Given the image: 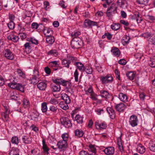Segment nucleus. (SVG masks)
Instances as JSON below:
<instances>
[{"instance_id": "obj_61", "label": "nucleus", "mask_w": 155, "mask_h": 155, "mask_svg": "<svg viewBox=\"0 0 155 155\" xmlns=\"http://www.w3.org/2000/svg\"><path fill=\"white\" fill-rule=\"evenodd\" d=\"M88 92L90 94L91 97H95L94 95V93L91 87H90L88 88Z\"/></svg>"}, {"instance_id": "obj_53", "label": "nucleus", "mask_w": 155, "mask_h": 155, "mask_svg": "<svg viewBox=\"0 0 155 155\" xmlns=\"http://www.w3.org/2000/svg\"><path fill=\"white\" fill-rule=\"evenodd\" d=\"M24 106L25 108L28 107L29 105V101L26 99H24L23 101Z\"/></svg>"}, {"instance_id": "obj_25", "label": "nucleus", "mask_w": 155, "mask_h": 155, "mask_svg": "<svg viewBox=\"0 0 155 155\" xmlns=\"http://www.w3.org/2000/svg\"><path fill=\"white\" fill-rule=\"evenodd\" d=\"M117 3L119 6L123 8H124L126 7L125 6L126 2L125 0H117Z\"/></svg>"}, {"instance_id": "obj_36", "label": "nucleus", "mask_w": 155, "mask_h": 155, "mask_svg": "<svg viewBox=\"0 0 155 155\" xmlns=\"http://www.w3.org/2000/svg\"><path fill=\"white\" fill-rule=\"evenodd\" d=\"M120 24L118 23L114 24L111 26V28L114 30H117L120 28Z\"/></svg>"}, {"instance_id": "obj_58", "label": "nucleus", "mask_w": 155, "mask_h": 155, "mask_svg": "<svg viewBox=\"0 0 155 155\" xmlns=\"http://www.w3.org/2000/svg\"><path fill=\"white\" fill-rule=\"evenodd\" d=\"M146 18L150 21H153L155 20V17L153 16L147 15L146 16Z\"/></svg>"}, {"instance_id": "obj_55", "label": "nucleus", "mask_w": 155, "mask_h": 155, "mask_svg": "<svg viewBox=\"0 0 155 155\" xmlns=\"http://www.w3.org/2000/svg\"><path fill=\"white\" fill-rule=\"evenodd\" d=\"M50 103L56 105L58 103L59 101L58 100L55 98H51L49 101Z\"/></svg>"}, {"instance_id": "obj_49", "label": "nucleus", "mask_w": 155, "mask_h": 155, "mask_svg": "<svg viewBox=\"0 0 155 155\" xmlns=\"http://www.w3.org/2000/svg\"><path fill=\"white\" fill-rule=\"evenodd\" d=\"M32 76L34 77L38 76L39 77V72L37 67H35L34 68L33 70V75Z\"/></svg>"}, {"instance_id": "obj_63", "label": "nucleus", "mask_w": 155, "mask_h": 155, "mask_svg": "<svg viewBox=\"0 0 155 155\" xmlns=\"http://www.w3.org/2000/svg\"><path fill=\"white\" fill-rule=\"evenodd\" d=\"M44 70L45 73L48 74H50L51 72V70L48 67H46L45 68Z\"/></svg>"}, {"instance_id": "obj_11", "label": "nucleus", "mask_w": 155, "mask_h": 155, "mask_svg": "<svg viewBox=\"0 0 155 155\" xmlns=\"http://www.w3.org/2000/svg\"><path fill=\"white\" fill-rule=\"evenodd\" d=\"M103 151L107 155H112L114 153V147H110L106 148Z\"/></svg>"}, {"instance_id": "obj_40", "label": "nucleus", "mask_w": 155, "mask_h": 155, "mask_svg": "<svg viewBox=\"0 0 155 155\" xmlns=\"http://www.w3.org/2000/svg\"><path fill=\"white\" fill-rule=\"evenodd\" d=\"M48 55H52L54 56H57L58 54V53L55 50H51L48 52Z\"/></svg>"}, {"instance_id": "obj_2", "label": "nucleus", "mask_w": 155, "mask_h": 155, "mask_svg": "<svg viewBox=\"0 0 155 155\" xmlns=\"http://www.w3.org/2000/svg\"><path fill=\"white\" fill-rule=\"evenodd\" d=\"M71 45L73 49H78L82 46L83 42L80 38H74L72 39Z\"/></svg>"}, {"instance_id": "obj_43", "label": "nucleus", "mask_w": 155, "mask_h": 155, "mask_svg": "<svg viewBox=\"0 0 155 155\" xmlns=\"http://www.w3.org/2000/svg\"><path fill=\"white\" fill-rule=\"evenodd\" d=\"M81 34V32L79 31H74L71 34V36L73 38H79L78 36Z\"/></svg>"}, {"instance_id": "obj_32", "label": "nucleus", "mask_w": 155, "mask_h": 155, "mask_svg": "<svg viewBox=\"0 0 155 155\" xmlns=\"http://www.w3.org/2000/svg\"><path fill=\"white\" fill-rule=\"evenodd\" d=\"M52 81L55 84V85H60V84H62V82L63 79L61 78L60 79L56 78L55 79H52Z\"/></svg>"}, {"instance_id": "obj_5", "label": "nucleus", "mask_w": 155, "mask_h": 155, "mask_svg": "<svg viewBox=\"0 0 155 155\" xmlns=\"http://www.w3.org/2000/svg\"><path fill=\"white\" fill-rule=\"evenodd\" d=\"M129 122V124L133 127L137 126L138 122L137 117L134 115L131 116L130 117Z\"/></svg>"}, {"instance_id": "obj_33", "label": "nucleus", "mask_w": 155, "mask_h": 155, "mask_svg": "<svg viewBox=\"0 0 155 155\" xmlns=\"http://www.w3.org/2000/svg\"><path fill=\"white\" fill-rule=\"evenodd\" d=\"M75 119L78 124H82L83 123V117L79 114L76 115Z\"/></svg>"}, {"instance_id": "obj_31", "label": "nucleus", "mask_w": 155, "mask_h": 155, "mask_svg": "<svg viewBox=\"0 0 155 155\" xmlns=\"http://www.w3.org/2000/svg\"><path fill=\"white\" fill-rule=\"evenodd\" d=\"M126 76L130 80H133L135 76V74L132 72H130L126 74Z\"/></svg>"}, {"instance_id": "obj_21", "label": "nucleus", "mask_w": 155, "mask_h": 155, "mask_svg": "<svg viewBox=\"0 0 155 155\" xmlns=\"http://www.w3.org/2000/svg\"><path fill=\"white\" fill-rule=\"evenodd\" d=\"M62 64L64 65V67L69 68V65L71 63V62L68 58H65L62 60Z\"/></svg>"}, {"instance_id": "obj_64", "label": "nucleus", "mask_w": 155, "mask_h": 155, "mask_svg": "<svg viewBox=\"0 0 155 155\" xmlns=\"http://www.w3.org/2000/svg\"><path fill=\"white\" fill-rule=\"evenodd\" d=\"M79 155H90L88 153L84 150L81 151L79 152Z\"/></svg>"}, {"instance_id": "obj_23", "label": "nucleus", "mask_w": 155, "mask_h": 155, "mask_svg": "<svg viewBox=\"0 0 155 155\" xmlns=\"http://www.w3.org/2000/svg\"><path fill=\"white\" fill-rule=\"evenodd\" d=\"M46 86V84L44 82H41L37 85L38 88L41 90H45Z\"/></svg>"}, {"instance_id": "obj_3", "label": "nucleus", "mask_w": 155, "mask_h": 155, "mask_svg": "<svg viewBox=\"0 0 155 155\" xmlns=\"http://www.w3.org/2000/svg\"><path fill=\"white\" fill-rule=\"evenodd\" d=\"M8 86L12 89H16L22 92L24 91V86L21 84L15 82H11L8 83Z\"/></svg>"}, {"instance_id": "obj_57", "label": "nucleus", "mask_w": 155, "mask_h": 155, "mask_svg": "<svg viewBox=\"0 0 155 155\" xmlns=\"http://www.w3.org/2000/svg\"><path fill=\"white\" fill-rule=\"evenodd\" d=\"M62 99L64 101V102L65 103L67 104H70L71 101V99L70 97H61Z\"/></svg>"}, {"instance_id": "obj_62", "label": "nucleus", "mask_w": 155, "mask_h": 155, "mask_svg": "<svg viewBox=\"0 0 155 155\" xmlns=\"http://www.w3.org/2000/svg\"><path fill=\"white\" fill-rule=\"evenodd\" d=\"M49 65L52 67H55L58 65V62L56 61H52L49 63Z\"/></svg>"}, {"instance_id": "obj_35", "label": "nucleus", "mask_w": 155, "mask_h": 155, "mask_svg": "<svg viewBox=\"0 0 155 155\" xmlns=\"http://www.w3.org/2000/svg\"><path fill=\"white\" fill-rule=\"evenodd\" d=\"M135 17H136V20L138 23H140L142 21V19L141 18V16L139 13L137 12L135 14Z\"/></svg>"}, {"instance_id": "obj_52", "label": "nucleus", "mask_w": 155, "mask_h": 155, "mask_svg": "<svg viewBox=\"0 0 155 155\" xmlns=\"http://www.w3.org/2000/svg\"><path fill=\"white\" fill-rule=\"evenodd\" d=\"M29 41L32 44H34L36 45H37L38 44V41L33 38H30Z\"/></svg>"}, {"instance_id": "obj_14", "label": "nucleus", "mask_w": 155, "mask_h": 155, "mask_svg": "<svg viewBox=\"0 0 155 155\" xmlns=\"http://www.w3.org/2000/svg\"><path fill=\"white\" fill-rule=\"evenodd\" d=\"M95 124L96 128L97 129H105L107 127V125L104 122L99 123L98 122H96Z\"/></svg>"}, {"instance_id": "obj_18", "label": "nucleus", "mask_w": 155, "mask_h": 155, "mask_svg": "<svg viewBox=\"0 0 155 155\" xmlns=\"http://www.w3.org/2000/svg\"><path fill=\"white\" fill-rule=\"evenodd\" d=\"M46 41L50 44H52L54 41V37L52 35H46Z\"/></svg>"}, {"instance_id": "obj_50", "label": "nucleus", "mask_w": 155, "mask_h": 155, "mask_svg": "<svg viewBox=\"0 0 155 155\" xmlns=\"http://www.w3.org/2000/svg\"><path fill=\"white\" fill-rule=\"evenodd\" d=\"M67 58L69 59L70 61H71L72 63H73L77 61V58L76 57L69 56H67Z\"/></svg>"}, {"instance_id": "obj_38", "label": "nucleus", "mask_w": 155, "mask_h": 155, "mask_svg": "<svg viewBox=\"0 0 155 155\" xmlns=\"http://www.w3.org/2000/svg\"><path fill=\"white\" fill-rule=\"evenodd\" d=\"M100 92L101 97H107L108 96H110L109 92L106 91L102 90L100 91Z\"/></svg>"}, {"instance_id": "obj_27", "label": "nucleus", "mask_w": 155, "mask_h": 155, "mask_svg": "<svg viewBox=\"0 0 155 155\" xmlns=\"http://www.w3.org/2000/svg\"><path fill=\"white\" fill-rule=\"evenodd\" d=\"M39 115V114L37 112H33L31 114L30 116L32 120L35 121H37Z\"/></svg>"}, {"instance_id": "obj_47", "label": "nucleus", "mask_w": 155, "mask_h": 155, "mask_svg": "<svg viewBox=\"0 0 155 155\" xmlns=\"http://www.w3.org/2000/svg\"><path fill=\"white\" fill-rule=\"evenodd\" d=\"M12 142L13 143L18 144V138L16 136L12 137Z\"/></svg>"}, {"instance_id": "obj_19", "label": "nucleus", "mask_w": 155, "mask_h": 155, "mask_svg": "<svg viewBox=\"0 0 155 155\" xmlns=\"http://www.w3.org/2000/svg\"><path fill=\"white\" fill-rule=\"evenodd\" d=\"M42 149L43 150V151L45 154H49L48 151L49 149L48 147L47 144H46L45 140H42Z\"/></svg>"}, {"instance_id": "obj_51", "label": "nucleus", "mask_w": 155, "mask_h": 155, "mask_svg": "<svg viewBox=\"0 0 155 155\" xmlns=\"http://www.w3.org/2000/svg\"><path fill=\"white\" fill-rule=\"evenodd\" d=\"M87 74H91L92 72V70L91 67H85V69L84 70Z\"/></svg>"}, {"instance_id": "obj_54", "label": "nucleus", "mask_w": 155, "mask_h": 155, "mask_svg": "<svg viewBox=\"0 0 155 155\" xmlns=\"http://www.w3.org/2000/svg\"><path fill=\"white\" fill-rule=\"evenodd\" d=\"M17 72L19 75L23 78H25V77L24 73L20 69H18Z\"/></svg>"}, {"instance_id": "obj_17", "label": "nucleus", "mask_w": 155, "mask_h": 155, "mask_svg": "<svg viewBox=\"0 0 155 155\" xmlns=\"http://www.w3.org/2000/svg\"><path fill=\"white\" fill-rule=\"evenodd\" d=\"M137 151L140 153L143 154L145 151V149L144 147L141 144H139L137 148Z\"/></svg>"}, {"instance_id": "obj_59", "label": "nucleus", "mask_w": 155, "mask_h": 155, "mask_svg": "<svg viewBox=\"0 0 155 155\" xmlns=\"http://www.w3.org/2000/svg\"><path fill=\"white\" fill-rule=\"evenodd\" d=\"M63 141H67L68 137V134L65 133L63 134L61 136Z\"/></svg>"}, {"instance_id": "obj_20", "label": "nucleus", "mask_w": 155, "mask_h": 155, "mask_svg": "<svg viewBox=\"0 0 155 155\" xmlns=\"http://www.w3.org/2000/svg\"><path fill=\"white\" fill-rule=\"evenodd\" d=\"M30 81H31V83L34 84H37L40 80V78L38 76L34 77L32 76V77L30 78Z\"/></svg>"}, {"instance_id": "obj_34", "label": "nucleus", "mask_w": 155, "mask_h": 155, "mask_svg": "<svg viewBox=\"0 0 155 155\" xmlns=\"http://www.w3.org/2000/svg\"><path fill=\"white\" fill-rule=\"evenodd\" d=\"M60 107L64 110H66L69 108L68 104H65L64 101H61L59 104Z\"/></svg>"}, {"instance_id": "obj_56", "label": "nucleus", "mask_w": 155, "mask_h": 155, "mask_svg": "<svg viewBox=\"0 0 155 155\" xmlns=\"http://www.w3.org/2000/svg\"><path fill=\"white\" fill-rule=\"evenodd\" d=\"M152 34L149 32H146L143 33L142 35L145 38H150V37L152 35Z\"/></svg>"}, {"instance_id": "obj_41", "label": "nucleus", "mask_w": 155, "mask_h": 155, "mask_svg": "<svg viewBox=\"0 0 155 155\" xmlns=\"http://www.w3.org/2000/svg\"><path fill=\"white\" fill-rule=\"evenodd\" d=\"M41 26V27H42L43 25L42 24L38 25L37 23L33 22L31 24V27L33 29H37L39 26L40 27Z\"/></svg>"}, {"instance_id": "obj_60", "label": "nucleus", "mask_w": 155, "mask_h": 155, "mask_svg": "<svg viewBox=\"0 0 155 155\" xmlns=\"http://www.w3.org/2000/svg\"><path fill=\"white\" fill-rule=\"evenodd\" d=\"M78 69H77L75 70L74 73V76L75 78V81L76 82L78 81Z\"/></svg>"}, {"instance_id": "obj_26", "label": "nucleus", "mask_w": 155, "mask_h": 155, "mask_svg": "<svg viewBox=\"0 0 155 155\" xmlns=\"http://www.w3.org/2000/svg\"><path fill=\"white\" fill-rule=\"evenodd\" d=\"M51 88L54 92L59 91L60 90L61 87L60 85H57L54 84H51Z\"/></svg>"}, {"instance_id": "obj_30", "label": "nucleus", "mask_w": 155, "mask_h": 155, "mask_svg": "<svg viewBox=\"0 0 155 155\" xmlns=\"http://www.w3.org/2000/svg\"><path fill=\"white\" fill-rule=\"evenodd\" d=\"M22 140L23 143L26 144L30 143L31 142V138L27 136H24L22 138Z\"/></svg>"}, {"instance_id": "obj_1", "label": "nucleus", "mask_w": 155, "mask_h": 155, "mask_svg": "<svg viewBox=\"0 0 155 155\" xmlns=\"http://www.w3.org/2000/svg\"><path fill=\"white\" fill-rule=\"evenodd\" d=\"M117 5L114 3L109 5L106 12V16L109 19H111L113 16V14L117 13Z\"/></svg>"}, {"instance_id": "obj_12", "label": "nucleus", "mask_w": 155, "mask_h": 155, "mask_svg": "<svg viewBox=\"0 0 155 155\" xmlns=\"http://www.w3.org/2000/svg\"><path fill=\"white\" fill-rule=\"evenodd\" d=\"M74 64L77 67L78 69L81 71L83 72L84 71L85 67L81 62H76L74 63Z\"/></svg>"}, {"instance_id": "obj_6", "label": "nucleus", "mask_w": 155, "mask_h": 155, "mask_svg": "<svg viewBox=\"0 0 155 155\" xmlns=\"http://www.w3.org/2000/svg\"><path fill=\"white\" fill-rule=\"evenodd\" d=\"M60 120L61 124L66 127L68 128L71 127L72 124L68 118L63 117L61 118Z\"/></svg>"}, {"instance_id": "obj_42", "label": "nucleus", "mask_w": 155, "mask_h": 155, "mask_svg": "<svg viewBox=\"0 0 155 155\" xmlns=\"http://www.w3.org/2000/svg\"><path fill=\"white\" fill-rule=\"evenodd\" d=\"M148 63L151 67L152 68L155 67V58H150Z\"/></svg>"}, {"instance_id": "obj_29", "label": "nucleus", "mask_w": 155, "mask_h": 155, "mask_svg": "<svg viewBox=\"0 0 155 155\" xmlns=\"http://www.w3.org/2000/svg\"><path fill=\"white\" fill-rule=\"evenodd\" d=\"M18 150L16 148H13L9 153V155H19Z\"/></svg>"}, {"instance_id": "obj_24", "label": "nucleus", "mask_w": 155, "mask_h": 155, "mask_svg": "<svg viewBox=\"0 0 155 155\" xmlns=\"http://www.w3.org/2000/svg\"><path fill=\"white\" fill-rule=\"evenodd\" d=\"M7 38L8 40H11L12 41L15 42H17L19 39L18 36L13 35L8 36L7 37Z\"/></svg>"}, {"instance_id": "obj_16", "label": "nucleus", "mask_w": 155, "mask_h": 155, "mask_svg": "<svg viewBox=\"0 0 155 155\" xmlns=\"http://www.w3.org/2000/svg\"><path fill=\"white\" fill-rule=\"evenodd\" d=\"M43 32L44 34L46 36V35H51L53 33V31L50 28H48L46 29V28L43 25Z\"/></svg>"}, {"instance_id": "obj_10", "label": "nucleus", "mask_w": 155, "mask_h": 155, "mask_svg": "<svg viewBox=\"0 0 155 155\" xmlns=\"http://www.w3.org/2000/svg\"><path fill=\"white\" fill-rule=\"evenodd\" d=\"M126 107V106L122 103H120L115 106V109L119 112H123Z\"/></svg>"}, {"instance_id": "obj_46", "label": "nucleus", "mask_w": 155, "mask_h": 155, "mask_svg": "<svg viewBox=\"0 0 155 155\" xmlns=\"http://www.w3.org/2000/svg\"><path fill=\"white\" fill-rule=\"evenodd\" d=\"M125 38V39H124L122 41V43L124 45L128 44L130 40V38L128 37H127L126 36Z\"/></svg>"}, {"instance_id": "obj_37", "label": "nucleus", "mask_w": 155, "mask_h": 155, "mask_svg": "<svg viewBox=\"0 0 155 155\" xmlns=\"http://www.w3.org/2000/svg\"><path fill=\"white\" fill-rule=\"evenodd\" d=\"M48 109L47 104L46 102H44L41 104V110L43 112H46Z\"/></svg>"}, {"instance_id": "obj_48", "label": "nucleus", "mask_w": 155, "mask_h": 155, "mask_svg": "<svg viewBox=\"0 0 155 155\" xmlns=\"http://www.w3.org/2000/svg\"><path fill=\"white\" fill-rule=\"evenodd\" d=\"M137 2L140 4L146 5L148 3L149 0H137Z\"/></svg>"}, {"instance_id": "obj_13", "label": "nucleus", "mask_w": 155, "mask_h": 155, "mask_svg": "<svg viewBox=\"0 0 155 155\" xmlns=\"http://www.w3.org/2000/svg\"><path fill=\"white\" fill-rule=\"evenodd\" d=\"M111 52L115 56L118 57L120 55V51L118 48L116 47H112L111 50Z\"/></svg>"}, {"instance_id": "obj_28", "label": "nucleus", "mask_w": 155, "mask_h": 155, "mask_svg": "<svg viewBox=\"0 0 155 155\" xmlns=\"http://www.w3.org/2000/svg\"><path fill=\"white\" fill-rule=\"evenodd\" d=\"M62 85L66 87V88L69 89L71 88V83L67 81H65L63 79L62 80Z\"/></svg>"}, {"instance_id": "obj_45", "label": "nucleus", "mask_w": 155, "mask_h": 155, "mask_svg": "<svg viewBox=\"0 0 155 155\" xmlns=\"http://www.w3.org/2000/svg\"><path fill=\"white\" fill-rule=\"evenodd\" d=\"M149 41L151 42L152 44L155 45V35L152 34L149 38Z\"/></svg>"}, {"instance_id": "obj_8", "label": "nucleus", "mask_w": 155, "mask_h": 155, "mask_svg": "<svg viewBox=\"0 0 155 155\" xmlns=\"http://www.w3.org/2000/svg\"><path fill=\"white\" fill-rule=\"evenodd\" d=\"M113 79L112 77L110 75H107L105 77H101V80L102 84H104L110 83Z\"/></svg>"}, {"instance_id": "obj_7", "label": "nucleus", "mask_w": 155, "mask_h": 155, "mask_svg": "<svg viewBox=\"0 0 155 155\" xmlns=\"http://www.w3.org/2000/svg\"><path fill=\"white\" fill-rule=\"evenodd\" d=\"M98 25L97 22L91 21L89 19H86L84 22V27H92L93 26Z\"/></svg>"}, {"instance_id": "obj_22", "label": "nucleus", "mask_w": 155, "mask_h": 155, "mask_svg": "<svg viewBox=\"0 0 155 155\" xmlns=\"http://www.w3.org/2000/svg\"><path fill=\"white\" fill-rule=\"evenodd\" d=\"M75 136L78 137H81L83 136L84 133L81 130L77 129L74 131Z\"/></svg>"}, {"instance_id": "obj_44", "label": "nucleus", "mask_w": 155, "mask_h": 155, "mask_svg": "<svg viewBox=\"0 0 155 155\" xmlns=\"http://www.w3.org/2000/svg\"><path fill=\"white\" fill-rule=\"evenodd\" d=\"M7 25L9 28L11 30H13L15 28V23L13 21H10Z\"/></svg>"}, {"instance_id": "obj_15", "label": "nucleus", "mask_w": 155, "mask_h": 155, "mask_svg": "<svg viewBox=\"0 0 155 155\" xmlns=\"http://www.w3.org/2000/svg\"><path fill=\"white\" fill-rule=\"evenodd\" d=\"M107 111L110 114V118L114 119L115 117V113L114 110L111 107H108Z\"/></svg>"}, {"instance_id": "obj_4", "label": "nucleus", "mask_w": 155, "mask_h": 155, "mask_svg": "<svg viewBox=\"0 0 155 155\" xmlns=\"http://www.w3.org/2000/svg\"><path fill=\"white\" fill-rule=\"evenodd\" d=\"M5 57L7 59L13 60L14 58V55L9 49H5L3 52Z\"/></svg>"}, {"instance_id": "obj_9", "label": "nucleus", "mask_w": 155, "mask_h": 155, "mask_svg": "<svg viewBox=\"0 0 155 155\" xmlns=\"http://www.w3.org/2000/svg\"><path fill=\"white\" fill-rule=\"evenodd\" d=\"M57 145L59 149L64 150L67 147V142L65 141L60 140L58 142Z\"/></svg>"}, {"instance_id": "obj_39", "label": "nucleus", "mask_w": 155, "mask_h": 155, "mask_svg": "<svg viewBox=\"0 0 155 155\" xmlns=\"http://www.w3.org/2000/svg\"><path fill=\"white\" fill-rule=\"evenodd\" d=\"M89 151H91L95 154L96 153V149L94 145L90 144L88 149Z\"/></svg>"}]
</instances>
